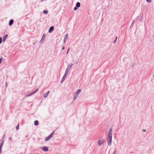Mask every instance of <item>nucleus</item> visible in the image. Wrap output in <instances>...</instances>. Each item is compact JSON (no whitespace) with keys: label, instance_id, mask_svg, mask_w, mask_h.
Wrapping results in <instances>:
<instances>
[{"label":"nucleus","instance_id":"obj_1","mask_svg":"<svg viewBox=\"0 0 154 154\" xmlns=\"http://www.w3.org/2000/svg\"><path fill=\"white\" fill-rule=\"evenodd\" d=\"M104 140L102 138H100L99 139L98 142V145L100 146H101L102 144L103 143Z\"/></svg>","mask_w":154,"mask_h":154},{"label":"nucleus","instance_id":"obj_2","mask_svg":"<svg viewBox=\"0 0 154 154\" xmlns=\"http://www.w3.org/2000/svg\"><path fill=\"white\" fill-rule=\"evenodd\" d=\"M112 128L109 130L108 134V137L112 138Z\"/></svg>","mask_w":154,"mask_h":154},{"label":"nucleus","instance_id":"obj_3","mask_svg":"<svg viewBox=\"0 0 154 154\" xmlns=\"http://www.w3.org/2000/svg\"><path fill=\"white\" fill-rule=\"evenodd\" d=\"M107 141L108 145L109 146H110L111 144L112 138L108 137Z\"/></svg>","mask_w":154,"mask_h":154},{"label":"nucleus","instance_id":"obj_4","mask_svg":"<svg viewBox=\"0 0 154 154\" xmlns=\"http://www.w3.org/2000/svg\"><path fill=\"white\" fill-rule=\"evenodd\" d=\"M54 30V27L53 26H51L50 28L49 29L48 32L49 33H51Z\"/></svg>","mask_w":154,"mask_h":154},{"label":"nucleus","instance_id":"obj_5","mask_svg":"<svg viewBox=\"0 0 154 154\" xmlns=\"http://www.w3.org/2000/svg\"><path fill=\"white\" fill-rule=\"evenodd\" d=\"M52 137H51V136H50L49 135L48 137H46L45 139V141H47L48 140H49Z\"/></svg>","mask_w":154,"mask_h":154},{"label":"nucleus","instance_id":"obj_6","mask_svg":"<svg viewBox=\"0 0 154 154\" xmlns=\"http://www.w3.org/2000/svg\"><path fill=\"white\" fill-rule=\"evenodd\" d=\"M45 33L43 35L42 38V39L40 41V43L42 42L44 40L45 37Z\"/></svg>","mask_w":154,"mask_h":154},{"label":"nucleus","instance_id":"obj_7","mask_svg":"<svg viewBox=\"0 0 154 154\" xmlns=\"http://www.w3.org/2000/svg\"><path fill=\"white\" fill-rule=\"evenodd\" d=\"M42 149L43 151L45 152L47 151L48 150V148L46 147H42Z\"/></svg>","mask_w":154,"mask_h":154},{"label":"nucleus","instance_id":"obj_8","mask_svg":"<svg viewBox=\"0 0 154 154\" xmlns=\"http://www.w3.org/2000/svg\"><path fill=\"white\" fill-rule=\"evenodd\" d=\"M49 92H50V91H48L45 94H44V97L45 98H46L48 96L49 94Z\"/></svg>","mask_w":154,"mask_h":154},{"label":"nucleus","instance_id":"obj_9","mask_svg":"<svg viewBox=\"0 0 154 154\" xmlns=\"http://www.w3.org/2000/svg\"><path fill=\"white\" fill-rule=\"evenodd\" d=\"M68 35L67 34H66L65 35V36L64 37V40H63V42L64 43H65V42H66V39H67V38L68 37Z\"/></svg>","mask_w":154,"mask_h":154},{"label":"nucleus","instance_id":"obj_10","mask_svg":"<svg viewBox=\"0 0 154 154\" xmlns=\"http://www.w3.org/2000/svg\"><path fill=\"white\" fill-rule=\"evenodd\" d=\"M8 35L6 34L5 35V36H4L3 37V42H5L6 41V40L8 37Z\"/></svg>","mask_w":154,"mask_h":154},{"label":"nucleus","instance_id":"obj_11","mask_svg":"<svg viewBox=\"0 0 154 154\" xmlns=\"http://www.w3.org/2000/svg\"><path fill=\"white\" fill-rule=\"evenodd\" d=\"M14 23V20L12 19H11L9 21V24L11 26Z\"/></svg>","mask_w":154,"mask_h":154},{"label":"nucleus","instance_id":"obj_12","mask_svg":"<svg viewBox=\"0 0 154 154\" xmlns=\"http://www.w3.org/2000/svg\"><path fill=\"white\" fill-rule=\"evenodd\" d=\"M81 89H79L76 91L75 94L78 95L81 93Z\"/></svg>","mask_w":154,"mask_h":154},{"label":"nucleus","instance_id":"obj_13","mask_svg":"<svg viewBox=\"0 0 154 154\" xmlns=\"http://www.w3.org/2000/svg\"><path fill=\"white\" fill-rule=\"evenodd\" d=\"M66 76H67L66 75H64V76H63V78L61 81V83H62L63 82V81H64L65 79Z\"/></svg>","mask_w":154,"mask_h":154},{"label":"nucleus","instance_id":"obj_14","mask_svg":"<svg viewBox=\"0 0 154 154\" xmlns=\"http://www.w3.org/2000/svg\"><path fill=\"white\" fill-rule=\"evenodd\" d=\"M70 68H67V69H66V70L65 72V74L64 75H66L67 76V75L68 73V72L69 71Z\"/></svg>","mask_w":154,"mask_h":154},{"label":"nucleus","instance_id":"obj_15","mask_svg":"<svg viewBox=\"0 0 154 154\" xmlns=\"http://www.w3.org/2000/svg\"><path fill=\"white\" fill-rule=\"evenodd\" d=\"M9 142L11 144H12L13 143V140L12 138L11 137H9Z\"/></svg>","mask_w":154,"mask_h":154},{"label":"nucleus","instance_id":"obj_16","mask_svg":"<svg viewBox=\"0 0 154 154\" xmlns=\"http://www.w3.org/2000/svg\"><path fill=\"white\" fill-rule=\"evenodd\" d=\"M4 142V140L3 141L2 143L0 145V153H1L2 151V145Z\"/></svg>","mask_w":154,"mask_h":154},{"label":"nucleus","instance_id":"obj_17","mask_svg":"<svg viewBox=\"0 0 154 154\" xmlns=\"http://www.w3.org/2000/svg\"><path fill=\"white\" fill-rule=\"evenodd\" d=\"M38 121L36 120L34 121V124L35 125L37 126L38 125Z\"/></svg>","mask_w":154,"mask_h":154},{"label":"nucleus","instance_id":"obj_18","mask_svg":"<svg viewBox=\"0 0 154 154\" xmlns=\"http://www.w3.org/2000/svg\"><path fill=\"white\" fill-rule=\"evenodd\" d=\"M76 6L78 8L80 6V3L79 2H78L76 3Z\"/></svg>","mask_w":154,"mask_h":154},{"label":"nucleus","instance_id":"obj_19","mask_svg":"<svg viewBox=\"0 0 154 154\" xmlns=\"http://www.w3.org/2000/svg\"><path fill=\"white\" fill-rule=\"evenodd\" d=\"M78 95L76 94H75L74 96V100H75L78 97Z\"/></svg>","mask_w":154,"mask_h":154},{"label":"nucleus","instance_id":"obj_20","mask_svg":"<svg viewBox=\"0 0 154 154\" xmlns=\"http://www.w3.org/2000/svg\"><path fill=\"white\" fill-rule=\"evenodd\" d=\"M43 13L44 14H47L48 13V11H47L46 10H44L43 11Z\"/></svg>","mask_w":154,"mask_h":154},{"label":"nucleus","instance_id":"obj_21","mask_svg":"<svg viewBox=\"0 0 154 154\" xmlns=\"http://www.w3.org/2000/svg\"><path fill=\"white\" fill-rule=\"evenodd\" d=\"M38 89H37L35 91H34V92H33L32 93V94H33L35 93H36L38 91Z\"/></svg>","mask_w":154,"mask_h":154},{"label":"nucleus","instance_id":"obj_22","mask_svg":"<svg viewBox=\"0 0 154 154\" xmlns=\"http://www.w3.org/2000/svg\"><path fill=\"white\" fill-rule=\"evenodd\" d=\"M32 93L31 94H28V95H27L26 96V97H29V96H31L32 95Z\"/></svg>","mask_w":154,"mask_h":154},{"label":"nucleus","instance_id":"obj_23","mask_svg":"<svg viewBox=\"0 0 154 154\" xmlns=\"http://www.w3.org/2000/svg\"><path fill=\"white\" fill-rule=\"evenodd\" d=\"M72 65V63H70L69 64L67 67H71Z\"/></svg>","mask_w":154,"mask_h":154},{"label":"nucleus","instance_id":"obj_24","mask_svg":"<svg viewBox=\"0 0 154 154\" xmlns=\"http://www.w3.org/2000/svg\"><path fill=\"white\" fill-rule=\"evenodd\" d=\"M19 128V124H18L17 126L16 127V128L17 130H18Z\"/></svg>","mask_w":154,"mask_h":154},{"label":"nucleus","instance_id":"obj_25","mask_svg":"<svg viewBox=\"0 0 154 154\" xmlns=\"http://www.w3.org/2000/svg\"><path fill=\"white\" fill-rule=\"evenodd\" d=\"M78 7L76 6L74 8V10L75 11H76L77 10Z\"/></svg>","mask_w":154,"mask_h":154},{"label":"nucleus","instance_id":"obj_26","mask_svg":"<svg viewBox=\"0 0 154 154\" xmlns=\"http://www.w3.org/2000/svg\"><path fill=\"white\" fill-rule=\"evenodd\" d=\"M54 131H53L52 132V133H51L50 135V136H51V137H52L53 136V134H54Z\"/></svg>","mask_w":154,"mask_h":154},{"label":"nucleus","instance_id":"obj_27","mask_svg":"<svg viewBox=\"0 0 154 154\" xmlns=\"http://www.w3.org/2000/svg\"><path fill=\"white\" fill-rule=\"evenodd\" d=\"M146 1L149 3H150L151 1L152 0H146Z\"/></svg>","mask_w":154,"mask_h":154},{"label":"nucleus","instance_id":"obj_28","mask_svg":"<svg viewBox=\"0 0 154 154\" xmlns=\"http://www.w3.org/2000/svg\"><path fill=\"white\" fill-rule=\"evenodd\" d=\"M2 39L1 37H0V44L2 43Z\"/></svg>","mask_w":154,"mask_h":154},{"label":"nucleus","instance_id":"obj_29","mask_svg":"<svg viewBox=\"0 0 154 154\" xmlns=\"http://www.w3.org/2000/svg\"><path fill=\"white\" fill-rule=\"evenodd\" d=\"M136 64L135 63H133L132 66L134 67L135 66V65Z\"/></svg>","mask_w":154,"mask_h":154},{"label":"nucleus","instance_id":"obj_30","mask_svg":"<svg viewBox=\"0 0 154 154\" xmlns=\"http://www.w3.org/2000/svg\"><path fill=\"white\" fill-rule=\"evenodd\" d=\"M117 37H116V39L114 41V43H115L116 42V40H117Z\"/></svg>","mask_w":154,"mask_h":154},{"label":"nucleus","instance_id":"obj_31","mask_svg":"<svg viewBox=\"0 0 154 154\" xmlns=\"http://www.w3.org/2000/svg\"><path fill=\"white\" fill-rule=\"evenodd\" d=\"M7 85H8V83H7V82H6V83H5V85H6V87H7Z\"/></svg>","mask_w":154,"mask_h":154},{"label":"nucleus","instance_id":"obj_32","mask_svg":"<svg viewBox=\"0 0 154 154\" xmlns=\"http://www.w3.org/2000/svg\"><path fill=\"white\" fill-rule=\"evenodd\" d=\"M134 21H135V20H134V19L133 20L132 23V24H131V25H132L133 24V23H134Z\"/></svg>","mask_w":154,"mask_h":154},{"label":"nucleus","instance_id":"obj_33","mask_svg":"<svg viewBox=\"0 0 154 154\" xmlns=\"http://www.w3.org/2000/svg\"><path fill=\"white\" fill-rule=\"evenodd\" d=\"M2 58H1L0 59V63H1V61H2Z\"/></svg>","mask_w":154,"mask_h":154},{"label":"nucleus","instance_id":"obj_34","mask_svg":"<svg viewBox=\"0 0 154 154\" xmlns=\"http://www.w3.org/2000/svg\"><path fill=\"white\" fill-rule=\"evenodd\" d=\"M64 49H65L64 47H62V50H63Z\"/></svg>","mask_w":154,"mask_h":154},{"label":"nucleus","instance_id":"obj_35","mask_svg":"<svg viewBox=\"0 0 154 154\" xmlns=\"http://www.w3.org/2000/svg\"><path fill=\"white\" fill-rule=\"evenodd\" d=\"M69 49L67 51V53H66L67 54L68 53V51H69Z\"/></svg>","mask_w":154,"mask_h":154},{"label":"nucleus","instance_id":"obj_36","mask_svg":"<svg viewBox=\"0 0 154 154\" xmlns=\"http://www.w3.org/2000/svg\"><path fill=\"white\" fill-rule=\"evenodd\" d=\"M116 152V150H115L114 151V152H113V154H115V152Z\"/></svg>","mask_w":154,"mask_h":154},{"label":"nucleus","instance_id":"obj_37","mask_svg":"<svg viewBox=\"0 0 154 154\" xmlns=\"http://www.w3.org/2000/svg\"><path fill=\"white\" fill-rule=\"evenodd\" d=\"M143 131L144 132L146 131V130H143Z\"/></svg>","mask_w":154,"mask_h":154},{"label":"nucleus","instance_id":"obj_38","mask_svg":"<svg viewBox=\"0 0 154 154\" xmlns=\"http://www.w3.org/2000/svg\"><path fill=\"white\" fill-rule=\"evenodd\" d=\"M44 0H42L41 1V2H42Z\"/></svg>","mask_w":154,"mask_h":154},{"label":"nucleus","instance_id":"obj_39","mask_svg":"<svg viewBox=\"0 0 154 154\" xmlns=\"http://www.w3.org/2000/svg\"><path fill=\"white\" fill-rule=\"evenodd\" d=\"M142 16H143V14H142V15L141 16V17H142Z\"/></svg>","mask_w":154,"mask_h":154}]
</instances>
